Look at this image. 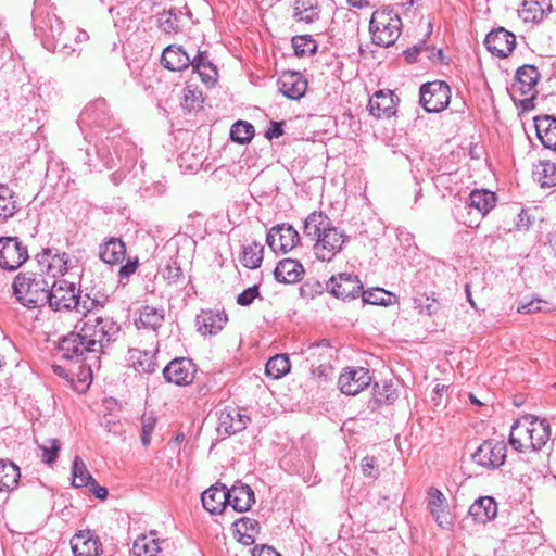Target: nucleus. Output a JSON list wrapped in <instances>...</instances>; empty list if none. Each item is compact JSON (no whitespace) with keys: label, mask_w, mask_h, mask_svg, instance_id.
I'll return each mask as SVG.
<instances>
[{"label":"nucleus","mask_w":556,"mask_h":556,"mask_svg":"<svg viewBox=\"0 0 556 556\" xmlns=\"http://www.w3.org/2000/svg\"><path fill=\"white\" fill-rule=\"evenodd\" d=\"M367 109L377 118H390L395 115V100L391 90L376 91L369 99Z\"/></svg>","instance_id":"dca6fc26"},{"label":"nucleus","mask_w":556,"mask_h":556,"mask_svg":"<svg viewBox=\"0 0 556 556\" xmlns=\"http://www.w3.org/2000/svg\"><path fill=\"white\" fill-rule=\"evenodd\" d=\"M126 245L121 238L112 237L99 247V257L110 265H116L124 261Z\"/></svg>","instance_id":"393cba45"},{"label":"nucleus","mask_w":556,"mask_h":556,"mask_svg":"<svg viewBox=\"0 0 556 556\" xmlns=\"http://www.w3.org/2000/svg\"><path fill=\"white\" fill-rule=\"evenodd\" d=\"M141 443L143 446H148L151 443V434L156 426V417L152 414H144L141 418Z\"/></svg>","instance_id":"3c124183"},{"label":"nucleus","mask_w":556,"mask_h":556,"mask_svg":"<svg viewBox=\"0 0 556 556\" xmlns=\"http://www.w3.org/2000/svg\"><path fill=\"white\" fill-rule=\"evenodd\" d=\"M428 50H429V46H427L426 42H420L418 45H415L413 48H410L406 51V58L409 61H414V60H416L417 54L424 53V51H428Z\"/></svg>","instance_id":"0e129e2a"},{"label":"nucleus","mask_w":556,"mask_h":556,"mask_svg":"<svg viewBox=\"0 0 556 556\" xmlns=\"http://www.w3.org/2000/svg\"><path fill=\"white\" fill-rule=\"evenodd\" d=\"M38 256L40 264L47 263V273L53 278L58 274L64 275L68 270L70 258L65 252L53 254L51 249H45Z\"/></svg>","instance_id":"c85d7f7f"},{"label":"nucleus","mask_w":556,"mask_h":556,"mask_svg":"<svg viewBox=\"0 0 556 556\" xmlns=\"http://www.w3.org/2000/svg\"><path fill=\"white\" fill-rule=\"evenodd\" d=\"M203 507L211 514H219L227 506L226 485L210 486L201 496Z\"/></svg>","instance_id":"5701e85b"},{"label":"nucleus","mask_w":556,"mask_h":556,"mask_svg":"<svg viewBox=\"0 0 556 556\" xmlns=\"http://www.w3.org/2000/svg\"><path fill=\"white\" fill-rule=\"evenodd\" d=\"M451 100L450 86L441 80L424 84L420 87V104L429 113H438L447 108Z\"/></svg>","instance_id":"0eeeda50"},{"label":"nucleus","mask_w":556,"mask_h":556,"mask_svg":"<svg viewBox=\"0 0 556 556\" xmlns=\"http://www.w3.org/2000/svg\"><path fill=\"white\" fill-rule=\"evenodd\" d=\"M435 518L437 523L443 529H450L453 525L452 516L448 511L444 509H440L431 513Z\"/></svg>","instance_id":"bf43d9fd"},{"label":"nucleus","mask_w":556,"mask_h":556,"mask_svg":"<svg viewBox=\"0 0 556 556\" xmlns=\"http://www.w3.org/2000/svg\"><path fill=\"white\" fill-rule=\"evenodd\" d=\"M469 515L479 523H486L497 515V503L491 496H481L469 507Z\"/></svg>","instance_id":"bb28decb"},{"label":"nucleus","mask_w":556,"mask_h":556,"mask_svg":"<svg viewBox=\"0 0 556 556\" xmlns=\"http://www.w3.org/2000/svg\"><path fill=\"white\" fill-rule=\"evenodd\" d=\"M160 551L159 542L153 539L149 543L146 535L138 538L132 544V552L136 556H156Z\"/></svg>","instance_id":"49530a36"},{"label":"nucleus","mask_w":556,"mask_h":556,"mask_svg":"<svg viewBox=\"0 0 556 556\" xmlns=\"http://www.w3.org/2000/svg\"><path fill=\"white\" fill-rule=\"evenodd\" d=\"M15 211L16 201L13 191L9 187L0 185V218H9L14 215Z\"/></svg>","instance_id":"79ce46f5"},{"label":"nucleus","mask_w":556,"mask_h":556,"mask_svg":"<svg viewBox=\"0 0 556 556\" xmlns=\"http://www.w3.org/2000/svg\"><path fill=\"white\" fill-rule=\"evenodd\" d=\"M292 47L298 56L311 55L317 50V43L309 35L294 36Z\"/></svg>","instance_id":"a18cd8bd"},{"label":"nucleus","mask_w":556,"mask_h":556,"mask_svg":"<svg viewBox=\"0 0 556 556\" xmlns=\"http://www.w3.org/2000/svg\"><path fill=\"white\" fill-rule=\"evenodd\" d=\"M300 240L298 231L289 224L274 226L267 233L266 242L274 252L287 253Z\"/></svg>","instance_id":"9b49d317"},{"label":"nucleus","mask_w":556,"mask_h":556,"mask_svg":"<svg viewBox=\"0 0 556 556\" xmlns=\"http://www.w3.org/2000/svg\"><path fill=\"white\" fill-rule=\"evenodd\" d=\"M484 45L493 55L507 58L515 49L516 36L504 27H498L486 35Z\"/></svg>","instance_id":"ddd939ff"},{"label":"nucleus","mask_w":556,"mask_h":556,"mask_svg":"<svg viewBox=\"0 0 556 556\" xmlns=\"http://www.w3.org/2000/svg\"><path fill=\"white\" fill-rule=\"evenodd\" d=\"M129 354L130 359L132 361V366L138 372L151 374L155 371L156 363L150 353L139 350H130Z\"/></svg>","instance_id":"58836bf2"},{"label":"nucleus","mask_w":556,"mask_h":556,"mask_svg":"<svg viewBox=\"0 0 556 556\" xmlns=\"http://www.w3.org/2000/svg\"><path fill=\"white\" fill-rule=\"evenodd\" d=\"M507 447L503 441L486 440L472 454V462L485 469H497L506 459Z\"/></svg>","instance_id":"1a4fd4ad"},{"label":"nucleus","mask_w":556,"mask_h":556,"mask_svg":"<svg viewBox=\"0 0 556 556\" xmlns=\"http://www.w3.org/2000/svg\"><path fill=\"white\" fill-rule=\"evenodd\" d=\"M227 505H230L236 511L243 513L251 508L255 502L253 490L247 484L232 485L226 488Z\"/></svg>","instance_id":"aec40b11"},{"label":"nucleus","mask_w":556,"mask_h":556,"mask_svg":"<svg viewBox=\"0 0 556 556\" xmlns=\"http://www.w3.org/2000/svg\"><path fill=\"white\" fill-rule=\"evenodd\" d=\"M249 422L250 417L241 414L240 409L226 407L219 413L217 429L230 435L244 430Z\"/></svg>","instance_id":"f3484780"},{"label":"nucleus","mask_w":556,"mask_h":556,"mask_svg":"<svg viewBox=\"0 0 556 556\" xmlns=\"http://www.w3.org/2000/svg\"><path fill=\"white\" fill-rule=\"evenodd\" d=\"M282 134H283L282 123L271 122L270 127L265 132V137L268 140H271L274 138H279L280 136H282Z\"/></svg>","instance_id":"e2e57ef3"},{"label":"nucleus","mask_w":556,"mask_h":556,"mask_svg":"<svg viewBox=\"0 0 556 556\" xmlns=\"http://www.w3.org/2000/svg\"><path fill=\"white\" fill-rule=\"evenodd\" d=\"M496 203V194L490 190H473L469 195V206L476 208L482 216H485Z\"/></svg>","instance_id":"2f4dec72"},{"label":"nucleus","mask_w":556,"mask_h":556,"mask_svg":"<svg viewBox=\"0 0 556 556\" xmlns=\"http://www.w3.org/2000/svg\"><path fill=\"white\" fill-rule=\"evenodd\" d=\"M237 532L239 533V542H241L244 545H250L254 543V534L242 532L241 529H238Z\"/></svg>","instance_id":"774afa93"},{"label":"nucleus","mask_w":556,"mask_h":556,"mask_svg":"<svg viewBox=\"0 0 556 556\" xmlns=\"http://www.w3.org/2000/svg\"><path fill=\"white\" fill-rule=\"evenodd\" d=\"M320 5L318 0H294L293 18L296 22L312 24L319 20Z\"/></svg>","instance_id":"cd10ccee"},{"label":"nucleus","mask_w":556,"mask_h":556,"mask_svg":"<svg viewBox=\"0 0 556 556\" xmlns=\"http://www.w3.org/2000/svg\"><path fill=\"white\" fill-rule=\"evenodd\" d=\"M253 556H280V554L271 546L263 545L260 548H253Z\"/></svg>","instance_id":"69168bd1"},{"label":"nucleus","mask_w":556,"mask_h":556,"mask_svg":"<svg viewBox=\"0 0 556 556\" xmlns=\"http://www.w3.org/2000/svg\"><path fill=\"white\" fill-rule=\"evenodd\" d=\"M377 459L374 456H366L361 462V468L365 476L376 479L378 473L376 472Z\"/></svg>","instance_id":"6e6d98bb"},{"label":"nucleus","mask_w":556,"mask_h":556,"mask_svg":"<svg viewBox=\"0 0 556 556\" xmlns=\"http://www.w3.org/2000/svg\"><path fill=\"white\" fill-rule=\"evenodd\" d=\"M108 302V296L103 293H86L84 296L80 295L79 302V313L86 315L87 313H91L99 307H104Z\"/></svg>","instance_id":"37998d69"},{"label":"nucleus","mask_w":556,"mask_h":556,"mask_svg":"<svg viewBox=\"0 0 556 556\" xmlns=\"http://www.w3.org/2000/svg\"><path fill=\"white\" fill-rule=\"evenodd\" d=\"M535 130L538 138L547 149H556V118L542 116L535 118Z\"/></svg>","instance_id":"c756f323"},{"label":"nucleus","mask_w":556,"mask_h":556,"mask_svg":"<svg viewBox=\"0 0 556 556\" xmlns=\"http://www.w3.org/2000/svg\"><path fill=\"white\" fill-rule=\"evenodd\" d=\"M139 266V261L137 257L135 258H128L126 264L121 266L119 268V278L122 279H128L130 275H132Z\"/></svg>","instance_id":"052dcab7"},{"label":"nucleus","mask_w":556,"mask_h":556,"mask_svg":"<svg viewBox=\"0 0 556 556\" xmlns=\"http://www.w3.org/2000/svg\"><path fill=\"white\" fill-rule=\"evenodd\" d=\"M263 245L256 242L244 247L240 258L241 264L250 269L258 268L263 261Z\"/></svg>","instance_id":"4c0bfd02"},{"label":"nucleus","mask_w":556,"mask_h":556,"mask_svg":"<svg viewBox=\"0 0 556 556\" xmlns=\"http://www.w3.org/2000/svg\"><path fill=\"white\" fill-rule=\"evenodd\" d=\"M49 299L47 303L54 311H79L80 292L76 290L75 283L65 279L49 282Z\"/></svg>","instance_id":"423d86ee"},{"label":"nucleus","mask_w":556,"mask_h":556,"mask_svg":"<svg viewBox=\"0 0 556 556\" xmlns=\"http://www.w3.org/2000/svg\"><path fill=\"white\" fill-rule=\"evenodd\" d=\"M21 477L20 468L12 462H0V492L13 490Z\"/></svg>","instance_id":"72a5a7b5"},{"label":"nucleus","mask_w":556,"mask_h":556,"mask_svg":"<svg viewBox=\"0 0 556 556\" xmlns=\"http://www.w3.org/2000/svg\"><path fill=\"white\" fill-rule=\"evenodd\" d=\"M119 326L111 317L90 316L83 321L77 331L64 337L60 351L66 359L84 362L89 354H104L106 349L117 340Z\"/></svg>","instance_id":"f257e3e1"},{"label":"nucleus","mask_w":556,"mask_h":556,"mask_svg":"<svg viewBox=\"0 0 556 556\" xmlns=\"http://www.w3.org/2000/svg\"><path fill=\"white\" fill-rule=\"evenodd\" d=\"M195 375V366L190 358L180 357L173 359L163 369L166 381L177 386L190 384Z\"/></svg>","instance_id":"4468645a"},{"label":"nucleus","mask_w":556,"mask_h":556,"mask_svg":"<svg viewBox=\"0 0 556 556\" xmlns=\"http://www.w3.org/2000/svg\"><path fill=\"white\" fill-rule=\"evenodd\" d=\"M542 304L543 301L540 299H533L526 303L521 302L517 307V312L520 314H533L536 312L548 311V308H545ZM544 304L546 303L544 302Z\"/></svg>","instance_id":"864d4df0"},{"label":"nucleus","mask_w":556,"mask_h":556,"mask_svg":"<svg viewBox=\"0 0 556 556\" xmlns=\"http://www.w3.org/2000/svg\"><path fill=\"white\" fill-rule=\"evenodd\" d=\"M164 321L163 309H157L154 306L146 305L141 308L138 319V327L146 329L157 330Z\"/></svg>","instance_id":"f704fd0d"},{"label":"nucleus","mask_w":556,"mask_h":556,"mask_svg":"<svg viewBox=\"0 0 556 556\" xmlns=\"http://www.w3.org/2000/svg\"><path fill=\"white\" fill-rule=\"evenodd\" d=\"M254 135V127L245 121L236 122L230 129V138L238 143H247L251 141Z\"/></svg>","instance_id":"c03bdc74"},{"label":"nucleus","mask_w":556,"mask_h":556,"mask_svg":"<svg viewBox=\"0 0 556 556\" xmlns=\"http://www.w3.org/2000/svg\"><path fill=\"white\" fill-rule=\"evenodd\" d=\"M73 486H87L94 478L89 473L85 463L79 456H75L72 465Z\"/></svg>","instance_id":"ea45409f"},{"label":"nucleus","mask_w":556,"mask_h":556,"mask_svg":"<svg viewBox=\"0 0 556 556\" xmlns=\"http://www.w3.org/2000/svg\"><path fill=\"white\" fill-rule=\"evenodd\" d=\"M162 275L169 282H177L182 276V271L178 264L173 262L164 268Z\"/></svg>","instance_id":"4d7b16f0"},{"label":"nucleus","mask_w":556,"mask_h":556,"mask_svg":"<svg viewBox=\"0 0 556 556\" xmlns=\"http://www.w3.org/2000/svg\"><path fill=\"white\" fill-rule=\"evenodd\" d=\"M12 289L16 300L28 308L43 306L49 299V281L42 274L20 273L14 278Z\"/></svg>","instance_id":"20e7f679"},{"label":"nucleus","mask_w":556,"mask_h":556,"mask_svg":"<svg viewBox=\"0 0 556 556\" xmlns=\"http://www.w3.org/2000/svg\"><path fill=\"white\" fill-rule=\"evenodd\" d=\"M371 382V376L367 368L356 367L346 369L339 376L338 387L340 391L348 395H356Z\"/></svg>","instance_id":"f8f14e48"},{"label":"nucleus","mask_w":556,"mask_h":556,"mask_svg":"<svg viewBox=\"0 0 556 556\" xmlns=\"http://www.w3.org/2000/svg\"><path fill=\"white\" fill-rule=\"evenodd\" d=\"M303 274L304 268L302 264L292 258L279 261L274 270L275 279L282 283H295Z\"/></svg>","instance_id":"a878e982"},{"label":"nucleus","mask_w":556,"mask_h":556,"mask_svg":"<svg viewBox=\"0 0 556 556\" xmlns=\"http://www.w3.org/2000/svg\"><path fill=\"white\" fill-rule=\"evenodd\" d=\"M40 448L42 451V460L47 464H52L58 457L61 444L56 439H49L40 445Z\"/></svg>","instance_id":"8fccbe9b"},{"label":"nucleus","mask_w":556,"mask_h":556,"mask_svg":"<svg viewBox=\"0 0 556 556\" xmlns=\"http://www.w3.org/2000/svg\"><path fill=\"white\" fill-rule=\"evenodd\" d=\"M428 495H429L428 506H429V509L431 513L432 511L438 513V510L445 508L446 498L440 490H438L435 488H431L428 492Z\"/></svg>","instance_id":"603ef678"},{"label":"nucleus","mask_w":556,"mask_h":556,"mask_svg":"<svg viewBox=\"0 0 556 556\" xmlns=\"http://www.w3.org/2000/svg\"><path fill=\"white\" fill-rule=\"evenodd\" d=\"M390 293H387L382 289H376L372 291H363L362 298L365 303L375 304V305H389L390 304Z\"/></svg>","instance_id":"09e8293b"},{"label":"nucleus","mask_w":556,"mask_h":556,"mask_svg":"<svg viewBox=\"0 0 556 556\" xmlns=\"http://www.w3.org/2000/svg\"><path fill=\"white\" fill-rule=\"evenodd\" d=\"M424 53H427L428 59H430L433 63L442 62L443 61V51L442 49H435L430 48L428 51H424Z\"/></svg>","instance_id":"338daca9"},{"label":"nucleus","mask_w":556,"mask_h":556,"mask_svg":"<svg viewBox=\"0 0 556 556\" xmlns=\"http://www.w3.org/2000/svg\"><path fill=\"white\" fill-rule=\"evenodd\" d=\"M74 556H99L102 543L90 530H81L71 540Z\"/></svg>","instance_id":"2eb2a0df"},{"label":"nucleus","mask_w":556,"mask_h":556,"mask_svg":"<svg viewBox=\"0 0 556 556\" xmlns=\"http://www.w3.org/2000/svg\"><path fill=\"white\" fill-rule=\"evenodd\" d=\"M108 122V106L104 99H97L89 103L79 116V123L84 125L105 126Z\"/></svg>","instance_id":"4be33fe9"},{"label":"nucleus","mask_w":556,"mask_h":556,"mask_svg":"<svg viewBox=\"0 0 556 556\" xmlns=\"http://www.w3.org/2000/svg\"><path fill=\"white\" fill-rule=\"evenodd\" d=\"M539 79L540 73L535 66L522 65L516 72L513 88L519 91L522 96H530V98H533Z\"/></svg>","instance_id":"6ab92c4d"},{"label":"nucleus","mask_w":556,"mask_h":556,"mask_svg":"<svg viewBox=\"0 0 556 556\" xmlns=\"http://www.w3.org/2000/svg\"><path fill=\"white\" fill-rule=\"evenodd\" d=\"M369 31L371 40L380 47H390L395 43L402 31V20L391 7H380L374 11Z\"/></svg>","instance_id":"39448f33"},{"label":"nucleus","mask_w":556,"mask_h":556,"mask_svg":"<svg viewBox=\"0 0 556 556\" xmlns=\"http://www.w3.org/2000/svg\"><path fill=\"white\" fill-rule=\"evenodd\" d=\"M533 175L543 188L556 186V164L551 161L540 162Z\"/></svg>","instance_id":"e433bc0d"},{"label":"nucleus","mask_w":556,"mask_h":556,"mask_svg":"<svg viewBox=\"0 0 556 556\" xmlns=\"http://www.w3.org/2000/svg\"><path fill=\"white\" fill-rule=\"evenodd\" d=\"M303 232L314 242V254L323 262L332 261L349 241V237L323 212H313L306 217Z\"/></svg>","instance_id":"f03ea898"},{"label":"nucleus","mask_w":556,"mask_h":556,"mask_svg":"<svg viewBox=\"0 0 556 556\" xmlns=\"http://www.w3.org/2000/svg\"><path fill=\"white\" fill-rule=\"evenodd\" d=\"M238 529H241L242 532L255 534L258 532V522L255 519H251L248 517L241 518L237 523Z\"/></svg>","instance_id":"13d9d810"},{"label":"nucleus","mask_w":556,"mask_h":556,"mask_svg":"<svg viewBox=\"0 0 556 556\" xmlns=\"http://www.w3.org/2000/svg\"><path fill=\"white\" fill-rule=\"evenodd\" d=\"M281 93L292 100L301 99L307 89V81L298 72H285L278 80Z\"/></svg>","instance_id":"a211bd4d"},{"label":"nucleus","mask_w":556,"mask_h":556,"mask_svg":"<svg viewBox=\"0 0 556 556\" xmlns=\"http://www.w3.org/2000/svg\"><path fill=\"white\" fill-rule=\"evenodd\" d=\"M87 486H89L90 492L99 500H105L108 497V489L105 486H101L93 479Z\"/></svg>","instance_id":"680f3d73"},{"label":"nucleus","mask_w":556,"mask_h":556,"mask_svg":"<svg viewBox=\"0 0 556 556\" xmlns=\"http://www.w3.org/2000/svg\"><path fill=\"white\" fill-rule=\"evenodd\" d=\"M549 438L551 428L546 419L525 415L511 426L509 443L520 453L539 452L547 444Z\"/></svg>","instance_id":"7ed1b4c3"},{"label":"nucleus","mask_w":556,"mask_h":556,"mask_svg":"<svg viewBox=\"0 0 556 556\" xmlns=\"http://www.w3.org/2000/svg\"><path fill=\"white\" fill-rule=\"evenodd\" d=\"M28 258L27 248L17 237L0 238V267L13 271Z\"/></svg>","instance_id":"6e6552de"},{"label":"nucleus","mask_w":556,"mask_h":556,"mask_svg":"<svg viewBox=\"0 0 556 556\" xmlns=\"http://www.w3.org/2000/svg\"><path fill=\"white\" fill-rule=\"evenodd\" d=\"M179 14L170 9L159 14V27L166 34L177 31L179 29Z\"/></svg>","instance_id":"de8ad7c7"},{"label":"nucleus","mask_w":556,"mask_h":556,"mask_svg":"<svg viewBox=\"0 0 556 556\" xmlns=\"http://www.w3.org/2000/svg\"><path fill=\"white\" fill-rule=\"evenodd\" d=\"M374 397L376 402L382 404H392L397 399V392L392 381H382V383H375Z\"/></svg>","instance_id":"a19ab883"},{"label":"nucleus","mask_w":556,"mask_h":556,"mask_svg":"<svg viewBox=\"0 0 556 556\" xmlns=\"http://www.w3.org/2000/svg\"><path fill=\"white\" fill-rule=\"evenodd\" d=\"M290 368L289 357L285 354H277L267 361L265 372L273 379H280L290 371Z\"/></svg>","instance_id":"c9c22d12"},{"label":"nucleus","mask_w":556,"mask_h":556,"mask_svg":"<svg viewBox=\"0 0 556 556\" xmlns=\"http://www.w3.org/2000/svg\"><path fill=\"white\" fill-rule=\"evenodd\" d=\"M546 10L551 11V5L546 0H526L519 10V16L525 22L535 23L544 17Z\"/></svg>","instance_id":"473e14b6"},{"label":"nucleus","mask_w":556,"mask_h":556,"mask_svg":"<svg viewBox=\"0 0 556 556\" xmlns=\"http://www.w3.org/2000/svg\"><path fill=\"white\" fill-rule=\"evenodd\" d=\"M228 318L224 312L203 311L197 316L198 331L202 334H217Z\"/></svg>","instance_id":"b1692460"},{"label":"nucleus","mask_w":556,"mask_h":556,"mask_svg":"<svg viewBox=\"0 0 556 556\" xmlns=\"http://www.w3.org/2000/svg\"><path fill=\"white\" fill-rule=\"evenodd\" d=\"M327 288L338 299L353 300L362 295L363 283L357 276L352 274L342 273L333 276L327 283Z\"/></svg>","instance_id":"9d476101"},{"label":"nucleus","mask_w":556,"mask_h":556,"mask_svg":"<svg viewBox=\"0 0 556 556\" xmlns=\"http://www.w3.org/2000/svg\"><path fill=\"white\" fill-rule=\"evenodd\" d=\"M163 66L173 72H180L190 66L191 58L180 46L169 45L162 53Z\"/></svg>","instance_id":"412c9836"},{"label":"nucleus","mask_w":556,"mask_h":556,"mask_svg":"<svg viewBox=\"0 0 556 556\" xmlns=\"http://www.w3.org/2000/svg\"><path fill=\"white\" fill-rule=\"evenodd\" d=\"M190 65L193 71L198 73L204 83L216 81L217 71L213 63L208 60L206 51H199L198 54L191 59Z\"/></svg>","instance_id":"7c9ffc66"},{"label":"nucleus","mask_w":556,"mask_h":556,"mask_svg":"<svg viewBox=\"0 0 556 556\" xmlns=\"http://www.w3.org/2000/svg\"><path fill=\"white\" fill-rule=\"evenodd\" d=\"M258 295H260L258 287L257 286L250 287V288L245 289L243 292H241L240 294H238L237 303L241 306H248Z\"/></svg>","instance_id":"5fc2aeb1"}]
</instances>
